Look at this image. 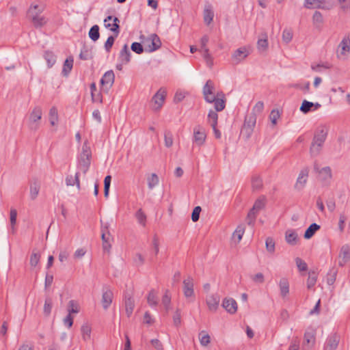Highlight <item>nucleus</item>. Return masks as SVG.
I'll return each instance as SVG.
<instances>
[{
  "label": "nucleus",
  "mask_w": 350,
  "mask_h": 350,
  "mask_svg": "<svg viewBox=\"0 0 350 350\" xmlns=\"http://www.w3.org/2000/svg\"><path fill=\"white\" fill-rule=\"evenodd\" d=\"M218 120V114L217 111L211 109L208 113V122L211 126H217Z\"/></svg>",
  "instance_id": "obj_46"
},
{
  "label": "nucleus",
  "mask_w": 350,
  "mask_h": 350,
  "mask_svg": "<svg viewBox=\"0 0 350 350\" xmlns=\"http://www.w3.org/2000/svg\"><path fill=\"white\" fill-rule=\"evenodd\" d=\"M264 109V103L262 101H258L256 103L255 106L254 107L252 111L250 113H254L256 116L257 114H260L262 112Z\"/></svg>",
  "instance_id": "obj_59"
},
{
  "label": "nucleus",
  "mask_w": 350,
  "mask_h": 350,
  "mask_svg": "<svg viewBox=\"0 0 350 350\" xmlns=\"http://www.w3.org/2000/svg\"><path fill=\"white\" fill-rule=\"evenodd\" d=\"M44 59L47 63L49 68H52L56 62L57 57L51 51H45L43 55Z\"/></svg>",
  "instance_id": "obj_25"
},
{
  "label": "nucleus",
  "mask_w": 350,
  "mask_h": 350,
  "mask_svg": "<svg viewBox=\"0 0 350 350\" xmlns=\"http://www.w3.org/2000/svg\"><path fill=\"white\" fill-rule=\"evenodd\" d=\"M111 180V176L110 175L106 176L104 179V196L106 198L109 196Z\"/></svg>",
  "instance_id": "obj_49"
},
{
  "label": "nucleus",
  "mask_w": 350,
  "mask_h": 350,
  "mask_svg": "<svg viewBox=\"0 0 350 350\" xmlns=\"http://www.w3.org/2000/svg\"><path fill=\"white\" fill-rule=\"evenodd\" d=\"M42 111L40 107L33 108L29 118V126L31 130L36 131L39 127L38 121L42 118Z\"/></svg>",
  "instance_id": "obj_5"
},
{
  "label": "nucleus",
  "mask_w": 350,
  "mask_h": 350,
  "mask_svg": "<svg viewBox=\"0 0 350 350\" xmlns=\"http://www.w3.org/2000/svg\"><path fill=\"white\" fill-rule=\"evenodd\" d=\"M148 186L150 189H153L156 185L159 184V177L155 173H152L147 178Z\"/></svg>",
  "instance_id": "obj_43"
},
{
  "label": "nucleus",
  "mask_w": 350,
  "mask_h": 350,
  "mask_svg": "<svg viewBox=\"0 0 350 350\" xmlns=\"http://www.w3.org/2000/svg\"><path fill=\"white\" fill-rule=\"evenodd\" d=\"M265 246L267 251L271 254H273L275 249V243L273 238L267 237L265 241Z\"/></svg>",
  "instance_id": "obj_44"
},
{
  "label": "nucleus",
  "mask_w": 350,
  "mask_h": 350,
  "mask_svg": "<svg viewBox=\"0 0 350 350\" xmlns=\"http://www.w3.org/2000/svg\"><path fill=\"white\" fill-rule=\"evenodd\" d=\"M258 212L251 208L247 215V222L248 225H253L255 222L256 215Z\"/></svg>",
  "instance_id": "obj_53"
},
{
  "label": "nucleus",
  "mask_w": 350,
  "mask_h": 350,
  "mask_svg": "<svg viewBox=\"0 0 350 350\" xmlns=\"http://www.w3.org/2000/svg\"><path fill=\"white\" fill-rule=\"evenodd\" d=\"M336 273L337 271L335 268L333 267L329 270V272L327 273V283L329 285H332L334 283Z\"/></svg>",
  "instance_id": "obj_50"
},
{
  "label": "nucleus",
  "mask_w": 350,
  "mask_h": 350,
  "mask_svg": "<svg viewBox=\"0 0 350 350\" xmlns=\"http://www.w3.org/2000/svg\"><path fill=\"white\" fill-rule=\"evenodd\" d=\"M322 146H323V145H319L318 144L312 142L310 148V155L313 157L319 155L321 150Z\"/></svg>",
  "instance_id": "obj_48"
},
{
  "label": "nucleus",
  "mask_w": 350,
  "mask_h": 350,
  "mask_svg": "<svg viewBox=\"0 0 350 350\" xmlns=\"http://www.w3.org/2000/svg\"><path fill=\"white\" fill-rule=\"evenodd\" d=\"M91 331H92L91 327L88 324L85 323L81 326V332L82 338L83 340L87 341L90 339Z\"/></svg>",
  "instance_id": "obj_33"
},
{
  "label": "nucleus",
  "mask_w": 350,
  "mask_h": 350,
  "mask_svg": "<svg viewBox=\"0 0 350 350\" xmlns=\"http://www.w3.org/2000/svg\"><path fill=\"white\" fill-rule=\"evenodd\" d=\"M249 54L250 51L246 47H241L234 52L232 58L235 64H238L246 58Z\"/></svg>",
  "instance_id": "obj_16"
},
{
  "label": "nucleus",
  "mask_w": 350,
  "mask_h": 350,
  "mask_svg": "<svg viewBox=\"0 0 350 350\" xmlns=\"http://www.w3.org/2000/svg\"><path fill=\"white\" fill-rule=\"evenodd\" d=\"M49 121L52 126H54L58 120L57 109L55 107H52L49 110Z\"/></svg>",
  "instance_id": "obj_42"
},
{
  "label": "nucleus",
  "mask_w": 350,
  "mask_h": 350,
  "mask_svg": "<svg viewBox=\"0 0 350 350\" xmlns=\"http://www.w3.org/2000/svg\"><path fill=\"white\" fill-rule=\"evenodd\" d=\"M325 2V0H305L304 6L306 8H322L324 9L325 7L322 5V3Z\"/></svg>",
  "instance_id": "obj_27"
},
{
  "label": "nucleus",
  "mask_w": 350,
  "mask_h": 350,
  "mask_svg": "<svg viewBox=\"0 0 350 350\" xmlns=\"http://www.w3.org/2000/svg\"><path fill=\"white\" fill-rule=\"evenodd\" d=\"M113 299V293L111 290L103 291L101 303L105 310H107L111 305Z\"/></svg>",
  "instance_id": "obj_22"
},
{
  "label": "nucleus",
  "mask_w": 350,
  "mask_h": 350,
  "mask_svg": "<svg viewBox=\"0 0 350 350\" xmlns=\"http://www.w3.org/2000/svg\"><path fill=\"white\" fill-rule=\"evenodd\" d=\"M43 10V8L40 7L38 5H33L28 10L27 16L31 19L36 28L42 27L46 23L47 21L45 17L40 16Z\"/></svg>",
  "instance_id": "obj_2"
},
{
  "label": "nucleus",
  "mask_w": 350,
  "mask_h": 350,
  "mask_svg": "<svg viewBox=\"0 0 350 350\" xmlns=\"http://www.w3.org/2000/svg\"><path fill=\"white\" fill-rule=\"evenodd\" d=\"M166 94V91L163 88H160L158 92L153 96L152 101L154 104V106L153 107L154 110H159L163 106Z\"/></svg>",
  "instance_id": "obj_11"
},
{
  "label": "nucleus",
  "mask_w": 350,
  "mask_h": 350,
  "mask_svg": "<svg viewBox=\"0 0 350 350\" xmlns=\"http://www.w3.org/2000/svg\"><path fill=\"white\" fill-rule=\"evenodd\" d=\"M350 53V37L349 35H346L343 37L342 40L340 42L338 51L337 57L338 59H347Z\"/></svg>",
  "instance_id": "obj_4"
},
{
  "label": "nucleus",
  "mask_w": 350,
  "mask_h": 350,
  "mask_svg": "<svg viewBox=\"0 0 350 350\" xmlns=\"http://www.w3.org/2000/svg\"><path fill=\"white\" fill-rule=\"evenodd\" d=\"M40 259V254L39 253L35 252L33 251L30 256V260H29L31 266L32 267H36L38 265V264L39 263Z\"/></svg>",
  "instance_id": "obj_52"
},
{
  "label": "nucleus",
  "mask_w": 350,
  "mask_h": 350,
  "mask_svg": "<svg viewBox=\"0 0 350 350\" xmlns=\"http://www.w3.org/2000/svg\"><path fill=\"white\" fill-rule=\"evenodd\" d=\"M314 169L321 175V178L324 180L330 179L332 178V170L329 167H324L319 170L317 165H315Z\"/></svg>",
  "instance_id": "obj_24"
},
{
  "label": "nucleus",
  "mask_w": 350,
  "mask_h": 350,
  "mask_svg": "<svg viewBox=\"0 0 350 350\" xmlns=\"http://www.w3.org/2000/svg\"><path fill=\"white\" fill-rule=\"evenodd\" d=\"M115 75L112 70L107 71L100 79V84L106 92L111 88L114 83Z\"/></svg>",
  "instance_id": "obj_9"
},
{
  "label": "nucleus",
  "mask_w": 350,
  "mask_h": 350,
  "mask_svg": "<svg viewBox=\"0 0 350 350\" xmlns=\"http://www.w3.org/2000/svg\"><path fill=\"white\" fill-rule=\"evenodd\" d=\"M221 306L230 314H235L237 311V303L233 298H225Z\"/></svg>",
  "instance_id": "obj_15"
},
{
  "label": "nucleus",
  "mask_w": 350,
  "mask_h": 350,
  "mask_svg": "<svg viewBox=\"0 0 350 350\" xmlns=\"http://www.w3.org/2000/svg\"><path fill=\"white\" fill-rule=\"evenodd\" d=\"M17 211L14 208L10 210V224L12 226V232H14V226L16 223Z\"/></svg>",
  "instance_id": "obj_60"
},
{
  "label": "nucleus",
  "mask_w": 350,
  "mask_h": 350,
  "mask_svg": "<svg viewBox=\"0 0 350 350\" xmlns=\"http://www.w3.org/2000/svg\"><path fill=\"white\" fill-rule=\"evenodd\" d=\"M215 86L211 80H208L203 87V95L204 100L208 103H213L215 97L217 96L214 93Z\"/></svg>",
  "instance_id": "obj_8"
},
{
  "label": "nucleus",
  "mask_w": 350,
  "mask_h": 350,
  "mask_svg": "<svg viewBox=\"0 0 350 350\" xmlns=\"http://www.w3.org/2000/svg\"><path fill=\"white\" fill-rule=\"evenodd\" d=\"M256 123V117L254 113H250L245 116L244 124L241 131V134L245 139H247L252 136Z\"/></svg>",
  "instance_id": "obj_3"
},
{
  "label": "nucleus",
  "mask_w": 350,
  "mask_h": 350,
  "mask_svg": "<svg viewBox=\"0 0 350 350\" xmlns=\"http://www.w3.org/2000/svg\"><path fill=\"white\" fill-rule=\"evenodd\" d=\"M252 187L254 190H260L262 187V180L258 175H254L252 178Z\"/></svg>",
  "instance_id": "obj_38"
},
{
  "label": "nucleus",
  "mask_w": 350,
  "mask_h": 350,
  "mask_svg": "<svg viewBox=\"0 0 350 350\" xmlns=\"http://www.w3.org/2000/svg\"><path fill=\"white\" fill-rule=\"evenodd\" d=\"M295 262L299 271H305L308 269V265L306 262L299 257L295 258Z\"/></svg>",
  "instance_id": "obj_56"
},
{
  "label": "nucleus",
  "mask_w": 350,
  "mask_h": 350,
  "mask_svg": "<svg viewBox=\"0 0 350 350\" xmlns=\"http://www.w3.org/2000/svg\"><path fill=\"white\" fill-rule=\"evenodd\" d=\"M131 53L128 45L125 44L119 54V59L122 64H126L131 61Z\"/></svg>",
  "instance_id": "obj_20"
},
{
  "label": "nucleus",
  "mask_w": 350,
  "mask_h": 350,
  "mask_svg": "<svg viewBox=\"0 0 350 350\" xmlns=\"http://www.w3.org/2000/svg\"><path fill=\"white\" fill-rule=\"evenodd\" d=\"M327 135V131L324 129H321L315 133L312 142L318 144L319 145H323L326 139Z\"/></svg>",
  "instance_id": "obj_23"
},
{
  "label": "nucleus",
  "mask_w": 350,
  "mask_h": 350,
  "mask_svg": "<svg viewBox=\"0 0 350 350\" xmlns=\"http://www.w3.org/2000/svg\"><path fill=\"white\" fill-rule=\"evenodd\" d=\"M339 266L343 267L350 260V246L347 244L342 246L339 254Z\"/></svg>",
  "instance_id": "obj_14"
},
{
  "label": "nucleus",
  "mask_w": 350,
  "mask_h": 350,
  "mask_svg": "<svg viewBox=\"0 0 350 350\" xmlns=\"http://www.w3.org/2000/svg\"><path fill=\"white\" fill-rule=\"evenodd\" d=\"M280 118L279 111L277 109H273L269 115V118L273 124H276L277 120Z\"/></svg>",
  "instance_id": "obj_64"
},
{
  "label": "nucleus",
  "mask_w": 350,
  "mask_h": 350,
  "mask_svg": "<svg viewBox=\"0 0 350 350\" xmlns=\"http://www.w3.org/2000/svg\"><path fill=\"white\" fill-rule=\"evenodd\" d=\"M313 103L304 100L300 107V111L304 114L313 111Z\"/></svg>",
  "instance_id": "obj_45"
},
{
  "label": "nucleus",
  "mask_w": 350,
  "mask_h": 350,
  "mask_svg": "<svg viewBox=\"0 0 350 350\" xmlns=\"http://www.w3.org/2000/svg\"><path fill=\"white\" fill-rule=\"evenodd\" d=\"M53 306L52 299L50 297H47L45 299L44 305V314L46 316H49L51 312Z\"/></svg>",
  "instance_id": "obj_51"
},
{
  "label": "nucleus",
  "mask_w": 350,
  "mask_h": 350,
  "mask_svg": "<svg viewBox=\"0 0 350 350\" xmlns=\"http://www.w3.org/2000/svg\"><path fill=\"white\" fill-rule=\"evenodd\" d=\"M280 295L282 297H286L289 293V284L286 278H282L279 282Z\"/></svg>",
  "instance_id": "obj_31"
},
{
  "label": "nucleus",
  "mask_w": 350,
  "mask_h": 350,
  "mask_svg": "<svg viewBox=\"0 0 350 350\" xmlns=\"http://www.w3.org/2000/svg\"><path fill=\"white\" fill-rule=\"evenodd\" d=\"M131 50L137 54H142L144 52V47L139 42H133L131 46Z\"/></svg>",
  "instance_id": "obj_58"
},
{
  "label": "nucleus",
  "mask_w": 350,
  "mask_h": 350,
  "mask_svg": "<svg viewBox=\"0 0 350 350\" xmlns=\"http://www.w3.org/2000/svg\"><path fill=\"white\" fill-rule=\"evenodd\" d=\"M340 336L336 333L328 336L323 346V350H336L340 342Z\"/></svg>",
  "instance_id": "obj_10"
},
{
  "label": "nucleus",
  "mask_w": 350,
  "mask_h": 350,
  "mask_svg": "<svg viewBox=\"0 0 350 350\" xmlns=\"http://www.w3.org/2000/svg\"><path fill=\"white\" fill-rule=\"evenodd\" d=\"M174 325L178 327L181 324V312L180 309H177L173 316Z\"/></svg>",
  "instance_id": "obj_57"
},
{
  "label": "nucleus",
  "mask_w": 350,
  "mask_h": 350,
  "mask_svg": "<svg viewBox=\"0 0 350 350\" xmlns=\"http://www.w3.org/2000/svg\"><path fill=\"white\" fill-rule=\"evenodd\" d=\"M183 293L186 297H191L194 294L193 278L188 276L183 280Z\"/></svg>",
  "instance_id": "obj_17"
},
{
  "label": "nucleus",
  "mask_w": 350,
  "mask_h": 350,
  "mask_svg": "<svg viewBox=\"0 0 350 350\" xmlns=\"http://www.w3.org/2000/svg\"><path fill=\"white\" fill-rule=\"evenodd\" d=\"M105 26L107 28H110V30L113 32L116 33V36L120 32V20L117 17H114L113 18V16H108L105 20Z\"/></svg>",
  "instance_id": "obj_12"
},
{
  "label": "nucleus",
  "mask_w": 350,
  "mask_h": 350,
  "mask_svg": "<svg viewBox=\"0 0 350 350\" xmlns=\"http://www.w3.org/2000/svg\"><path fill=\"white\" fill-rule=\"evenodd\" d=\"M293 38V33L291 30L284 29L282 33V40L286 43H288Z\"/></svg>",
  "instance_id": "obj_63"
},
{
  "label": "nucleus",
  "mask_w": 350,
  "mask_h": 350,
  "mask_svg": "<svg viewBox=\"0 0 350 350\" xmlns=\"http://www.w3.org/2000/svg\"><path fill=\"white\" fill-rule=\"evenodd\" d=\"M220 297L217 294L211 295L206 299V304L211 311L215 312L218 308Z\"/></svg>",
  "instance_id": "obj_19"
},
{
  "label": "nucleus",
  "mask_w": 350,
  "mask_h": 350,
  "mask_svg": "<svg viewBox=\"0 0 350 350\" xmlns=\"http://www.w3.org/2000/svg\"><path fill=\"white\" fill-rule=\"evenodd\" d=\"M164 141L166 147L170 148L173 144V135L169 131H166L164 133Z\"/></svg>",
  "instance_id": "obj_54"
},
{
  "label": "nucleus",
  "mask_w": 350,
  "mask_h": 350,
  "mask_svg": "<svg viewBox=\"0 0 350 350\" xmlns=\"http://www.w3.org/2000/svg\"><path fill=\"white\" fill-rule=\"evenodd\" d=\"M286 242L292 245H294L297 243V241L298 239L297 234L293 230H288L286 232Z\"/></svg>",
  "instance_id": "obj_32"
},
{
  "label": "nucleus",
  "mask_w": 350,
  "mask_h": 350,
  "mask_svg": "<svg viewBox=\"0 0 350 350\" xmlns=\"http://www.w3.org/2000/svg\"><path fill=\"white\" fill-rule=\"evenodd\" d=\"M203 15L204 23L207 25H210L214 17V12L211 5H208L205 8Z\"/></svg>",
  "instance_id": "obj_30"
},
{
  "label": "nucleus",
  "mask_w": 350,
  "mask_h": 350,
  "mask_svg": "<svg viewBox=\"0 0 350 350\" xmlns=\"http://www.w3.org/2000/svg\"><path fill=\"white\" fill-rule=\"evenodd\" d=\"M245 226L243 224L239 225L235 231L233 232L232 237L233 239H237V243H239L243 237V235L245 232Z\"/></svg>",
  "instance_id": "obj_39"
},
{
  "label": "nucleus",
  "mask_w": 350,
  "mask_h": 350,
  "mask_svg": "<svg viewBox=\"0 0 350 350\" xmlns=\"http://www.w3.org/2000/svg\"><path fill=\"white\" fill-rule=\"evenodd\" d=\"M88 35H89L90 38L92 41L96 42V40H98L100 37L98 25H93L90 28Z\"/></svg>",
  "instance_id": "obj_34"
},
{
  "label": "nucleus",
  "mask_w": 350,
  "mask_h": 350,
  "mask_svg": "<svg viewBox=\"0 0 350 350\" xmlns=\"http://www.w3.org/2000/svg\"><path fill=\"white\" fill-rule=\"evenodd\" d=\"M124 306L126 314L128 317H130L133 314V311L135 307V301L133 298L130 295H125L124 298Z\"/></svg>",
  "instance_id": "obj_21"
},
{
  "label": "nucleus",
  "mask_w": 350,
  "mask_h": 350,
  "mask_svg": "<svg viewBox=\"0 0 350 350\" xmlns=\"http://www.w3.org/2000/svg\"><path fill=\"white\" fill-rule=\"evenodd\" d=\"M214 103L215 111H221L224 109L226 107L225 95L223 92H218L217 97H215Z\"/></svg>",
  "instance_id": "obj_18"
},
{
  "label": "nucleus",
  "mask_w": 350,
  "mask_h": 350,
  "mask_svg": "<svg viewBox=\"0 0 350 350\" xmlns=\"http://www.w3.org/2000/svg\"><path fill=\"white\" fill-rule=\"evenodd\" d=\"M92 152L87 142L82 146L81 153L77 157V169L84 174L88 171L91 164Z\"/></svg>",
  "instance_id": "obj_1"
},
{
  "label": "nucleus",
  "mask_w": 350,
  "mask_h": 350,
  "mask_svg": "<svg viewBox=\"0 0 350 350\" xmlns=\"http://www.w3.org/2000/svg\"><path fill=\"white\" fill-rule=\"evenodd\" d=\"M201 211H202V208L199 206H196L193 208L192 213H191V219L193 221L196 222V221H198V219L200 218V214Z\"/></svg>",
  "instance_id": "obj_62"
},
{
  "label": "nucleus",
  "mask_w": 350,
  "mask_h": 350,
  "mask_svg": "<svg viewBox=\"0 0 350 350\" xmlns=\"http://www.w3.org/2000/svg\"><path fill=\"white\" fill-rule=\"evenodd\" d=\"M92 53L86 46H83L79 54V58L82 60H88L92 58Z\"/></svg>",
  "instance_id": "obj_41"
},
{
  "label": "nucleus",
  "mask_w": 350,
  "mask_h": 350,
  "mask_svg": "<svg viewBox=\"0 0 350 350\" xmlns=\"http://www.w3.org/2000/svg\"><path fill=\"white\" fill-rule=\"evenodd\" d=\"M136 219H137V221L139 224L142 225L143 226H146V215L143 212L142 208H139L135 213Z\"/></svg>",
  "instance_id": "obj_47"
},
{
  "label": "nucleus",
  "mask_w": 350,
  "mask_h": 350,
  "mask_svg": "<svg viewBox=\"0 0 350 350\" xmlns=\"http://www.w3.org/2000/svg\"><path fill=\"white\" fill-rule=\"evenodd\" d=\"M73 66V59L72 57L67 58L64 64L63 69H62V74L64 76H67L68 73L71 71Z\"/></svg>",
  "instance_id": "obj_37"
},
{
  "label": "nucleus",
  "mask_w": 350,
  "mask_h": 350,
  "mask_svg": "<svg viewBox=\"0 0 350 350\" xmlns=\"http://www.w3.org/2000/svg\"><path fill=\"white\" fill-rule=\"evenodd\" d=\"M147 301L150 306L155 307L158 304V298L154 290H151L147 297Z\"/></svg>",
  "instance_id": "obj_36"
},
{
  "label": "nucleus",
  "mask_w": 350,
  "mask_h": 350,
  "mask_svg": "<svg viewBox=\"0 0 350 350\" xmlns=\"http://www.w3.org/2000/svg\"><path fill=\"white\" fill-rule=\"evenodd\" d=\"M317 280V273L314 271H310L308 273V278L307 280V287L308 289L312 288Z\"/></svg>",
  "instance_id": "obj_35"
},
{
  "label": "nucleus",
  "mask_w": 350,
  "mask_h": 350,
  "mask_svg": "<svg viewBox=\"0 0 350 350\" xmlns=\"http://www.w3.org/2000/svg\"><path fill=\"white\" fill-rule=\"evenodd\" d=\"M68 308V314H70L72 313H78L79 311L78 304L75 300L69 301Z\"/></svg>",
  "instance_id": "obj_55"
},
{
  "label": "nucleus",
  "mask_w": 350,
  "mask_h": 350,
  "mask_svg": "<svg viewBox=\"0 0 350 350\" xmlns=\"http://www.w3.org/2000/svg\"><path fill=\"white\" fill-rule=\"evenodd\" d=\"M66 184L67 186H74L75 185L77 186L78 189H80V180H79V172H77L75 177L69 175L66 178Z\"/></svg>",
  "instance_id": "obj_26"
},
{
  "label": "nucleus",
  "mask_w": 350,
  "mask_h": 350,
  "mask_svg": "<svg viewBox=\"0 0 350 350\" xmlns=\"http://www.w3.org/2000/svg\"><path fill=\"white\" fill-rule=\"evenodd\" d=\"M147 44L146 50L148 52H153L159 49L161 46L160 38L156 33L150 34L146 40Z\"/></svg>",
  "instance_id": "obj_7"
},
{
  "label": "nucleus",
  "mask_w": 350,
  "mask_h": 350,
  "mask_svg": "<svg viewBox=\"0 0 350 350\" xmlns=\"http://www.w3.org/2000/svg\"><path fill=\"white\" fill-rule=\"evenodd\" d=\"M206 134L204 128L200 125H196L193 128V142L198 146H202L206 140Z\"/></svg>",
  "instance_id": "obj_6"
},
{
  "label": "nucleus",
  "mask_w": 350,
  "mask_h": 350,
  "mask_svg": "<svg viewBox=\"0 0 350 350\" xmlns=\"http://www.w3.org/2000/svg\"><path fill=\"white\" fill-rule=\"evenodd\" d=\"M308 168L306 167L301 170L299 176L297 178L295 188L297 190H301L307 183V178L308 176Z\"/></svg>",
  "instance_id": "obj_13"
},
{
  "label": "nucleus",
  "mask_w": 350,
  "mask_h": 350,
  "mask_svg": "<svg viewBox=\"0 0 350 350\" xmlns=\"http://www.w3.org/2000/svg\"><path fill=\"white\" fill-rule=\"evenodd\" d=\"M170 303H171V297L168 295V291H166L165 295L163 296L162 304L165 306V308L167 312L168 311V310L170 308Z\"/></svg>",
  "instance_id": "obj_61"
},
{
  "label": "nucleus",
  "mask_w": 350,
  "mask_h": 350,
  "mask_svg": "<svg viewBox=\"0 0 350 350\" xmlns=\"http://www.w3.org/2000/svg\"><path fill=\"white\" fill-rule=\"evenodd\" d=\"M40 191V184L34 181L30 185V196L32 200L37 198Z\"/></svg>",
  "instance_id": "obj_40"
},
{
  "label": "nucleus",
  "mask_w": 350,
  "mask_h": 350,
  "mask_svg": "<svg viewBox=\"0 0 350 350\" xmlns=\"http://www.w3.org/2000/svg\"><path fill=\"white\" fill-rule=\"evenodd\" d=\"M320 226L316 223H313L310 225V226L306 229L304 233V238L306 239H309L312 238L315 232L320 229Z\"/></svg>",
  "instance_id": "obj_29"
},
{
  "label": "nucleus",
  "mask_w": 350,
  "mask_h": 350,
  "mask_svg": "<svg viewBox=\"0 0 350 350\" xmlns=\"http://www.w3.org/2000/svg\"><path fill=\"white\" fill-rule=\"evenodd\" d=\"M312 23L314 26L321 29L323 23V18L322 14L319 11H315L312 16Z\"/></svg>",
  "instance_id": "obj_28"
}]
</instances>
